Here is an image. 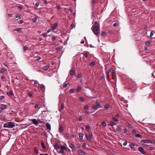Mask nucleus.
Instances as JSON below:
<instances>
[{
	"mask_svg": "<svg viewBox=\"0 0 155 155\" xmlns=\"http://www.w3.org/2000/svg\"><path fill=\"white\" fill-rule=\"evenodd\" d=\"M93 31L94 34L98 37L99 36V34L100 33V31L99 30V26L96 25L94 26H93Z\"/></svg>",
	"mask_w": 155,
	"mask_h": 155,
	"instance_id": "obj_1",
	"label": "nucleus"
},
{
	"mask_svg": "<svg viewBox=\"0 0 155 155\" xmlns=\"http://www.w3.org/2000/svg\"><path fill=\"white\" fill-rule=\"evenodd\" d=\"M141 143L143 145L150 146V144L152 143V142L150 140H142Z\"/></svg>",
	"mask_w": 155,
	"mask_h": 155,
	"instance_id": "obj_2",
	"label": "nucleus"
},
{
	"mask_svg": "<svg viewBox=\"0 0 155 155\" xmlns=\"http://www.w3.org/2000/svg\"><path fill=\"white\" fill-rule=\"evenodd\" d=\"M15 124L12 122H9L5 124L3 126L4 127L12 128L15 126Z\"/></svg>",
	"mask_w": 155,
	"mask_h": 155,
	"instance_id": "obj_3",
	"label": "nucleus"
},
{
	"mask_svg": "<svg viewBox=\"0 0 155 155\" xmlns=\"http://www.w3.org/2000/svg\"><path fill=\"white\" fill-rule=\"evenodd\" d=\"M139 150L141 152V153L143 154H145V152L144 150V149L141 147H138Z\"/></svg>",
	"mask_w": 155,
	"mask_h": 155,
	"instance_id": "obj_4",
	"label": "nucleus"
},
{
	"mask_svg": "<svg viewBox=\"0 0 155 155\" xmlns=\"http://www.w3.org/2000/svg\"><path fill=\"white\" fill-rule=\"evenodd\" d=\"M109 71V72H110L111 73L112 75H114L116 73V71L115 70H114L113 68H111L110 69V71Z\"/></svg>",
	"mask_w": 155,
	"mask_h": 155,
	"instance_id": "obj_5",
	"label": "nucleus"
},
{
	"mask_svg": "<svg viewBox=\"0 0 155 155\" xmlns=\"http://www.w3.org/2000/svg\"><path fill=\"white\" fill-rule=\"evenodd\" d=\"M92 134L91 133H90L89 134V135L88 136V140H89L90 141L92 140Z\"/></svg>",
	"mask_w": 155,
	"mask_h": 155,
	"instance_id": "obj_6",
	"label": "nucleus"
},
{
	"mask_svg": "<svg viewBox=\"0 0 155 155\" xmlns=\"http://www.w3.org/2000/svg\"><path fill=\"white\" fill-rule=\"evenodd\" d=\"M99 107L101 108V106H97L96 104L92 106V108L94 110H97Z\"/></svg>",
	"mask_w": 155,
	"mask_h": 155,
	"instance_id": "obj_7",
	"label": "nucleus"
},
{
	"mask_svg": "<svg viewBox=\"0 0 155 155\" xmlns=\"http://www.w3.org/2000/svg\"><path fill=\"white\" fill-rule=\"evenodd\" d=\"M46 125L47 129L49 130H51V126L49 123H46Z\"/></svg>",
	"mask_w": 155,
	"mask_h": 155,
	"instance_id": "obj_8",
	"label": "nucleus"
},
{
	"mask_svg": "<svg viewBox=\"0 0 155 155\" xmlns=\"http://www.w3.org/2000/svg\"><path fill=\"white\" fill-rule=\"evenodd\" d=\"M32 121L33 123L35 125H37L38 124V123L36 119H32Z\"/></svg>",
	"mask_w": 155,
	"mask_h": 155,
	"instance_id": "obj_9",
	"label": "nucleus"
},
{
	"mask_svg": "<svg viewBox=\"0 0 155 155\" xmlns=\"http://www.w3.org/2000/svg\"><path fill=\"white\" fill-rule=\"evenodd\" d=\"M8 96L10 97L12 96L13 95V93L12 91H10L9 92H8L7 93Z\"/></svg>",
	"mask_w": 155,
	"mask_h": 155,
	"instance_id": "obj_10",
	"label": "nucleus"
},
{
	"mask_svg": "<svg viewBox=\"0 0 155 155\" xmlns=\"http://www.w3.org/2000/svg\"><path fill=\"white\" fill-rule=\"evenodd\" d=\"M58 23H55L54 25L53 26H52L51 27V28L53 29V30H54V29H55L57 26L58 25Z\"/></svg>",
	"mask_w": 155,
	"mask_h": 155,
	"instance_id": "obj_11",
	"label": "nucleus"
},
{
	"mask_svg": "<svg viewBox=\"0 0 155 155\" xmlns=\"http://www.w3.org/2000/svg\"><path fill=\"white\" fill-rule=\"evenodd\" d=\"M95 64V62L94 61H93L91 63H89V65L91 67H92L94 66Z\"/></svg>",
	"mask_w": 155,
	"mask_h": 155,
	"instance_id": "obj_12",
	"label": "nucleus"
},
{
	"mask_svg": "<svg viewBox=\"0 0 155 155\" xmlns=\"http://www.w3.org/2000/svg\"><path fill=\"white\" fill-rule=\"evenodd\" d=\"M78 153L80 155H84V152L83 151L80 150H78Z\"/></svg>",
	"mask_w": 155,
	"mask_h": 155,
	"instance_id": "obj_13",
	"label": "nucleus"
},
{
	"mask_svg": "<svg viewBox=\"0 0 155 155\" xmlns=\"http://www.w3.org/2000/svg\"><path fill=\"white\" fill-rule=\"evenodd\" d=\"M6 105L2 104L0 107V108L2 109H5L6 107Z\"/></svg>",
	"mask_w": 155,
	"mask_h": 155,
	"instance_id": "obj_14",
	"label": "nucleus"
},
{
	"mask_svg": "<svg viewBox=\"0 0 155 155\" xmlns=\"http://www.w3.org/2000/svg\"><path fill=\"white\" fill-rule=\"evenodd\" d=\"M63 127H62V126L61 125H60V127L59 128V131L60 132H61L63 130Z\"/></svg>",
	"mask_w": 155,
	"mask_h": 155,
	"instance_id": "obj_15",
	"label": "nucleus"
},
{
	"mask_svg": "<svg viewBox=\"0 0 155 155\" xmlns=\"http://www.w3.org/2000/svg\"><path fill=\"white\" fill-rule=\"evenodd\" d=\"M75 74V70H71L70 71V74L72 75H74Z\"/></svg>",
	"mask_w": 155,
	"mask_h": 155,
	"instance_id": "obj_16",
	"label": "nucleus"
},
{
	"mask_svg": "<svg viewBox=\"0 0 155 155\" xmlns=\"http://www.w3.org/2000/svg\"><path fill=\"white\" fill-rule=\"evenodd\" d=\"M109 105L108 104H106L104 107L105 109H107L109 108Z\"/></svg>",
	"mask_w": 155,
	"mask_h": 155,
	"instance_id": "obj_17",
	"label": "nucleus"
},
{
	"mask_svg": "<svg viewBox=\"0 0 155 155\" xmlns=\"http://www.w3.org/2000/svg\"><path fill=\"white\" fill-rule=\"evenodd\" d=\"M129 146L132 148H134L135 145L134 143H131Z\"/></svg>",
	"mask_w": 155,
	"mask_h": 155,
	"instance_id": "obj_18",
	"label": "nucleus"
},
{
	"mask_svg": "<svg viewBox=\"0 0 155 155\" xmlns=\"http://www.w3.org/2000/svg\"><path fill=\"white\" fill-rule=\"evenodd\" d=\"M112 79L113 80H115V82L116 83V74L114 75H112Z\"/></svg>",
	"mask_w": 155,
	"mask_h": 155,
	"instance_id": "obj_19",
	"label": "nucleus"
},
{
	"mask_svg": "<svg viewBox=\"0 0 155 155\" xmlns=\"http://www.w3.org/2000/svg\"><path fill=\"white\" fill-rule=\"evenodd\" d=\"M60 148L62 149L63 150H67L68 149L67 147H65L63 146H61L60 147Z\"/></svg>",
	"mask_w": 155,
	"mask_h": 155,
	"instance_id": "obj_20",
	"label": "nucleus"
},
{
	"mask_svg": "<svg viewBox=\"0 0 155 155\" xmlns=\"http://www.w3.org/2000/svg\"><path fill=\"white\" fill-rule=\"evenodd\" d=\"M106 76L107 78H109V71L107 70L106 72Z\"/></svg>",
	"mask_w": 155,
	"mask_h": 155,
	"instance_id": "obj_21",
	"label": "nucleus"
},
{
	"mask_svg": "<svg viewBox=\"0 0 155 155\" xmlns=\"http://www.w3.org/2000/svg\"><path fill=\"white\" fill-rule=\"evenodd\" d=\"M151 43V42L150 41H147L146 42H145V45H147V46H149L150 45V44Z\"/></svg>",
	"mask_w": 155,
	"mask_h": 155,
	"instance_id": "obj_22",
	"label": "nucleus"
},
{
	"mask_svg": "<svg viewBox=\"0 0 155 155\" xmlns=\"http://www.w3.org/2000/svg\"><path fill=\"white\" fill-rule=\"evenodd\" d=\"M6 70L5 68H2L1 69L0 71L2 73H4L6 71Z\"/></svg>",
	"mask_w": 155,
	"mask_h": 155,
	"instance_id": "obj_23",
	"label": "nucleus"
},
{
	"mask_svg": "<svg viewBox=\"0 0 155 155\" xmlns=\"http://www.w3.org/2000/svg\"><path fill=\"white\" fill-rule=\"evenodd\" d=\"M41 147L44 149H45L46 148V147L45 145V144L43 142H41Z\"/></svg>",
	"mask_w": 155,
	"mask_h": 155,
	"instance_id": "obj_24",
	"label": "nucleus"
},
{
	"mask_svg": "<svg viewBox=\"0 0 155 155\" xmlns=\"http://www.w3.org/2000/svg\"><path fill=\"white\" fill-rule=\"evenodd\" d=\"M110 126H113V125H115L116 124L113 121H110Z\"/></svg>",
	"mask_w": 155,
	"mask_h": 155,
	"instance_id": "obj_25",
	"label": "nucleus"
},
{
	"mask_svg": "<svg viewBox=\"0 0 155 155\" xmlns=\"http://www.w3.org/2000/svg\"><path fill=\"white\" fill-rule=\"evenodd\" d=\"M83 134L81 133L79 134V137L81 140H82L83 138Z\"/></svg>",
	"mask_w": 155,
	"mask_h": 155,
	"instance_id": "obj_26",
	"label": "nucleus"
},
{
	"mask_svg": "<svg viewBox=\"0 0 155 155\" xmlns=\"http://www.w3.org/2000/svg\"><path fill=\"white\" fill-rule=\"evenodd\" d=\"M59 147H60L59 145L57 144H56L54 146L55 148L56 149H58L59 148Z\"/></svg>",
	"mask_w": 155,
	"mask_h": 155,
	"instance_id": "obj_27",
	"label": "nucleus"
},
{
	"mask_svg": "<svg viewBox=\"0 0 155 155\" xmlns=\"http://www.w3.org/2000/svg\"><path fill=\"white\" fill-rule=\"evenodd\" d=\"M48 68L49 67L48 66H45L43 68L44 70H46L48 69Z\"/></svg>",
	"mask_w": 155,
	"mask_h": 155,
	"instance_id": "obj_28",
	"label": "nucleus"
},
{
	"mask_svg": "<svg viewBox=\"0 0 155 155\" xmlns=\"http://www.w3.org/2000/svg\"><path fill=\"white\" fill-rule=\"evenodd\" d=\"M81 89V87L80 86L78 87L76 90L78 92Z\"/></svg>",
	"mask_w": 155,
	"mask_h": 155,
	"instance_id": "obj_29",
	"label": "nucleus"
},
{
	"mask_svg": "<svg viewBox=\"0 0 155 155\" xmlns=\"http://www.w3.org/2000/svg\"><path fill=\"white\" fill-rule=\"evenodd\" d=\"M102 125L103 127H106L107 126V124L105 122H103L102 123Z\"/></svg>",
	"mask_w": 155,
	"mask_h": 155,
	"instance_id": "obj_30",
	"label": "nucleus"
},
{
	"mask_svg": "<svg viewBox=\"0 0 155 155\" xmlns=\"http://www.w3.org/2000/svg\"><path fill=\"white\" fill-rule=\"evenodd\" d=\"M64 107V105L63 104H61L60 109L61 110Z\"/></svg>",
	"mask_w": 155,
	"mask_h": 155,
	"instance_id": "obj_31",
	"label": "nucleus"
},
{
	"mask_svg": "<svg viewBox=\"0 0 155 155\" xmlns=\"http://www.w3.org/2000/svg\"><path fill=\"white\" fill-rule=\"evenodd\" d=\"M112 119L114 121H119V120L117 118H116L114 117H112Z\"/></svg>",
	"mask_w": 155,
	"mask_h": 155,
	"instance_id": "obj_32",
	"label": "nucleus"
},
{
	"mask_svg": "<svg viewBox=\"0 0 155 155\" xmlns=\"http://www.w3.org/2000/svg\"><path fill=\"white\" fill-rule=\"evenodd\" d=\"M107 33L106 32L104 31L101 33V35L102 36H104V35H105Z\"/></svg>",
	"mask_w": 155,
	"mask_h": 155,
	"instance_id": "obj_33",
	"label": "nucleus"
},
{
	"mask_svg": "<svg viewBox=\"0 0 155 155\" xmlns=\"http://www.w3.org/2000/svg\"><path fill=\"white\" fill-rule=\"evenodd\" d=\"M70 147H71L72 149H74V145L73 144H71L70 145Z\"/></svg>",
	"mask_w": 155,
	"mask_h": 155,
	"instance_id": "obj_34",
	"label": "nucleus"
},
{
	"mask_svg": "<svg viewBox=\"0 0 155 155\" xmlns=\"http://www.w3.org/2000/svg\"><path fill=\"white\" fill-rule=\"evenodd\" d=\"M135 137H141V136L140 134H136L135 135Z\"/></svg>",
	"mask_w": 155,
	"mask_h": 155,
	"instance_id": "obj_35",
	"label": "nucleus"
},
{
	"mask_svg": "<svg viewBox=\"0 0 155 155\" xmlns=\"http://www.w3.org/2000/svg\"><path fill=\"white\" fill-rule=\"evenodd\" d=\"M96 105H97V106H100V104L97 100L96 101Z\"/></svg>",
	"mask_w": 155,
	"mask_h": 155,
	"instance_id": "obj_36",
	"label": "nucleus"
},
{
	"mask_svg": "<svg viewBox=\"0 0 155 155\" xmlns=\"http://www.w3.org/2000/svg\"><path fill=\"white\" fill-rule=\"evenodd\" d=\"M41 58L40 57H37L36 58V59L35 60V61H39L41 59Z\"/></svg>",
	"mask_w": 155,
	"mask_h": 155,
	"instance_id": "obj_37",
	"label": "nucleus"
},
{
	"mask_svg": "<svg viewBox=\"0 0 155 155\" xmlns=\"http://www.w3.org/2000/svg\"><path fill=\"white\" fill-rule=\"evenodd\" d=\"M37 120L38 122V123L39 122V123H44V122L43 121H42V122L39 119H38Z\"/></svg>",
	"mask_w": 155,
	"mask_h": 155,
	"instance_id": "obj_38",
	"label": "nucleus"
},
{
	"mask_svg": "<svg viewBox=\"0 0 155 155\" xmlns=\"http://www.w3.org/2000/svg\"><path fill=\"white\" fill-rule=\"evenodd\" d=\"M23 49L25 50H26L28 49V48L26 46H25L24 47Z\"/></svg>",
	"mask_w": 155,
	"mask_h": 155,
	"instance_id": "obj_39",
	"label": "nucleus"
},
{
	"mask_svg": "<svg viewBox=\"0 0 155 155\" xmlns=\"http://www.w3.org/2000/svg\"><path fill=\"white\" fill-rule=\"evenodd\" d=\"M40 88L41 89H45V86L44 85L42 84L41 85V86H40Z\"/></svg>",
	"mask_w": 155,
	"mask_h": 155,
	"instance_id": "obj_40",
	"label": "nucleus"
},
{
	"mask_svg": "<svg viewBox=\"0 0 155 155\" xmlns=\"http://www.w3.org/2000/svg\"><path fill=\"white\" fill-rule=\"evenodd\" d=\"M68 83L64 84L63 86V87L64 88L68 86Z\"/></svg>",
	"mask_w": 155,
	"mask_h": 155,
	"instance_id": "obj_41",
	"label": "nucleus"
},
{
	"mask_svg": "<svg viewBox=\"0 0 155 155\" xmlns=\"http://www.w3.org/2000/svg\"><path fill=\"white\" fill-rule=\"evenodd\" d=\"M74 91V89H72L69 91V92L71 93H73V92Z\"/></svg>",
	"mask_w": 155,
	"mask_h": 155,
	"instance_id": "obj_42",
	"label": "nucleus"
},
{
	"mask_svg": "<svg viewBox=\"0 0 155 155\" xmlns=\"http://www.w3.org/2000/svg\"><path fill=\"white\" fill-rule=\"evenodd\" d=\"M79 100L80 101H83L84 100V98L82 97H80L79 98Z\"/></svg>",
	"mask_w": 155,
	"mask_h": 155,
	"instance_id": "obj_43",
	"label": "nucleus"
},
{
	"mask_svg": "<svg viewBox=\"0 0 155 155\" xmlns=\"http://www.w3.org/2000/svg\"><path fill=\"white\" fill-rule=\"evenodd\" d=\"M33 22H35L37 20V19L36 18H34L32 19Z\"/></svg>",
	"mask_w": 155,
	"mask_h": 155,
	"instance_id": "obj_44",
	"label": "nucleus"
},
{
	"mask_svg": "<svg viewBox=\"0 0 155 155\" xmlns=\"http://www.w3.org/2000/svg\"><path fill=\"white\" fill-rule=\"evenodd\" d=\"M153 35V31H152L151 32L150 35V37H152V36Z\"/></svg>",
	"mask_w": 155,
	"mask_h": 155,
	"instance_id": "obj_45",
	"label": "nucleus"
},
{
	"mask_svg": "<svg viewBox=\"0 0 155 155\" xmlns=\"http://www.w3.org/2000/svg\"><path fill=\"white\" fill-rule=\"evenodd\" d=\"M39 4V3L38 2H37L35 4V6H36L37 7H38Z\"/></svg>",
	"mask_w": 155,
	"mask_h": 155,
	"instance_id": "obj_46",
	"label": "nucleus"
},
{
	"mask_svg": "<svg viewBox=\"0 0 155 155\" xmlns=\"http://www.w3.org/2000/svg\"><path fill=\"white\" fill-rule=\"evenodd\" d=\"M127 141H125L124 143H123V145L124 146H126L127 145Z\"/></svg>",
	"mask_w": 155,
	"mask_h": 155,
	"instance_id": "obj_47",
	"label": "nucleus"
},
{
	"mask_svg": "<svg viewBox=\"0 0 155 155\" xmlns=\"http://www.w3.org/2000/svg\"><path fill=\"white\" fill-rule=\"evenodd\" d=\"M117 25V23H114L113 25L114 27H116Z\"/></svg>",
	"mask_w": 155,
	"mask_h": 155,
	"instance_id": "obj_48",
	"label": "nucleus"
},
{
	"mask_svg": "<svg viewBox=\"0 0 155 155\" xmlns=\"http://www.w3.org/2000/svg\"><path fill=\"white\" fill-rule=\"evenodd\" d=\"M37 83H38V82L37 81H35L34 84V85L35 86H36Z\"/></svg>",
	"mask_w": 155,
	"mask_h": 155,
	"instance_id": "obj_49",
	"label": "nucleus"
},
{
	"mask_svg": "<svg viewBox=\"0 0 155 155\" xmlns=\"http://www.w3.org/2000/svg\"><path fill=\"white\" fill-rule=\"evenodd\" d=\"M64 152L63 150L61 149L59 151V152L60 153H63Z\"/></svg>",
	"mask_w": 155,
	"mask_h": 155,
	"instance_id": "obj_50",
	"label": "nucleus"
},
{
	"mask_svg": "<svg viewBox=\"0 0 155 155\" xmlns=\"http://www.w3.org/2000/svg\"><path fill=\"white\" fill-rule=\"evenodd\" d=\"M21 30V28H18L17 29L16 31H19Z\"/></svg>",
	"mask_w": 155,
	"mask_h": 155,
	"instance_id": "obj_51",
	"label": "nucleus"
},
{
	"mask_svg": "<svg viewBox=\"0 0 155 155\" xmlns=\"http://www.w3.org/2000/svg\"><path fill=\"white\" fill-rule=\"evenodd\" d=\"M28 95L29 97H31L32 95V94L31 93H29Z\"/></svg>",
	"mask_w": 155,
	"mask_h": 155,
	"instance_id": "obj_52",
	"label": "nucleus"
},
{
	"mask_svg": "<svg viewBox=\"0 0 155 155\" xmlns=\"http://www.w3.org/2000/svg\"><path fill=\"white\" fill-rule=\"evenodd\" d=\"M86 144L85 143H83L82 145L83 147H86Z\"/></svg>",
	"mask_w": 155,
	"mask_h": 155,
	"instance_id": "obj_53",
	"label": "nucleus"
},
{
	"mask_svg": "<svg viewBox=\"0 0 155 155\" xmlns=\"http://www.w3.org/2000/svg\"><path fill=\"white\" fill-rule=\"evenodd\" d=\"M23 22H24L23 21V20H20V21H19V24H22V23Z\"/></svg>",
	"mask_w": 155,
	"mask_h": 155,
	"instance_id": "obj_54",
	"label": "nucleus"
},
{
	"mask_svg": "<svg viewBox=\"0 0 155 155\" xmlns=\"http://www.w3.org/2000/svg\"><path fill=\"white\" fill-rule=\"evenodd\" d=\"M38 104H36L35 105V108H37L38 107Z\"/></svg>",
	"mask_w": 155,
	"mask_h": 155,
	"instance_id": "obj_55",
	"label": "nucleus"
},
{
	"mask_svg": "<svg viewBox=\"0 0 155 155\" xmlns=\"http://www.w3.org/2000/svg\"><path fill=\"white\" fill-rule=\"evenodd\" d=\"M61 48L60 47H58L56 48V50H58L61 49Z\"/></svg>",
	"mask_w": 155,
	"mask_h": 155,
	"instance_id": "obj_56",
	"label": "nucleus"
},
{
	"mask_svg": "<svg viewBox=\"0 0 155 155\" xmlns=\"http://www.w3.org/2000/svg\"><path fill=\"white\" fill-rule=\"evenodd\" d=\"M68 10L70 12H73V10L71 8H69Z\"/></svg>",
	"mask_w": 155,
	"mask_h": 155,
	"instance_id": "obj_57",
	"label": "nucleus"
},
{
	"mask_svg": "<svg viewBox=\"0 0 155 155\" xmlns=\"http://www.w3.org/2000/svg\"><path fill=\"white\" fill-rule=\"evenodd\" d=\"M132 132L133 133H136V131L135 130H133L132 131Z\"/></svg>",
	"mask_w": 155,
	"mask_h": 155,
	"instance_id": "obj_58",
	"label": "nucleus"
},
{
	"mask_svg": "<svg viewBox=\"0 0 155 155\" xmlns=\"http://www.w3.org/2000/svg\"><path fill=\"white\" fill-rule=\"evenodd\" d=\"M127 130L126 129H124V132L125 133H127Z\"/></svg>",
	"mask_w": 155,
	"mask_h": 155,
	"instance_id": "obj_59",
	"label": "nucleus"
},
{
	"mask_svg": "<svg viewBox=\"0 0 155 155\" xmlns=\"http://www.w3.org/2000/svg\"><path fill=\"white\" fill-rule=\"evenodd\" d=\"M81 77V75L80 74H78L77 76L78 78H80Z\"/></svg>",
	"mask_w": 155,
	"mask_h": 155,
	"instance_id": "obj_60",
	"label": "nucleus"
},
{
	"mask_svg": "<svg viewBox=\"0 0 155 155\" xmlns=\"http://www.w3.org/2000/svg\"><path fill=\"white\" fill-rule=\"evenodd\" d=\"M4 98V97L3 96H2L0 97V99H2Z\"/></svg>",
	"mask_w": 155,
	"mask_h": 155,
	"instance_id": "obj_61",
	"label": "nucleus"
},
{
	"mask_svg": "<svg viewBox=\"0 0 155 155\" xmlns=\"http://www.w3.org/2000/svg\"><path fill=\"white\" fill-rule=\"evenodd\" d=\"M115 116L117 117H119V115L118 114H117L115 115Z\"/></svg>",
	"mask_w": 155,
	"mask_h": 155,
	"instance_id": "obj_62",
	"label": "nucleus"
},
{
	"mask_svg": "<svg viewBox=\"0 0 155 155\" xmlns=\"http://www.w3.org/2000/svg\"><path fill=\"white\" fill-rule=\"evenodd\" d=\"M82 120V118L81 117H79V118H78V120L80 121H81Z\"/></svg>",
	"mask_w": 155,
	"mask_h": 155,
	"instance_id": "obj_63",
	"label": "nucleus"
},
{
	"mask_svg": "<svg viewBox=\"0 0 155 155\" xmlns=\"http://www.w3.org/2000/svg\"><path fill=\"white\" fill-rule=\"evenodd\" d=\"M39 155H48V154H42V153H41V154H40Z\"/></svg>",
	"mask_w": 155,
	"mask_h": 155,
	"instance_id": "obj_64",
	"label": "nucleus"
}]
</instances>
